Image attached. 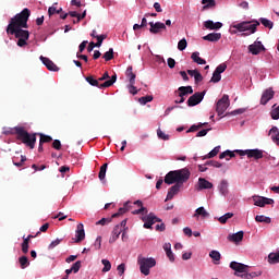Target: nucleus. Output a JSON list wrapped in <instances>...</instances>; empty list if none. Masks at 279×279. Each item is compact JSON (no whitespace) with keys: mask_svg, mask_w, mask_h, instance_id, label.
Instances as JSON below:
<instances>
[{"mask_svg":"<svg viewBox=\"0 0 279 279\" xmlns=\"http://www.w3.org/2000/svg\"><path fill=\"white\" fill-rule=\"evenodd\" d=\"M219 193L226 197L228 195L229 190H228V181L227 180H221L220 184L218 185Z\"/></svg>","mask_w":279,"mask_h":279,"instance_id":"nucleus-25","label":"nucleus"},{"mask_svg":"<svg viewBox=\"0 0 279 279\" xmlns=\"http://www.w3.org/2000/svg\"><path fill=\"white\" fill-rule=\"evenodd\" d=\"M52 147L53 149H57L58 151H60V149H62V143L60 142V140H54L52 143Z\"/></svg>","mask_w":279,"mask_h":279,"instance_id":"nucleus-60","label":"nucleus"},{"mask_svg":"<svg viewBox=\"0 0 279 279\" xmlns=\"http://www.w3.org/2000/svg\"><path fill=\"white\" fill-rule=\"evenodd\" d=\"M255 221L258 223H271V218L260 215L255 217Z\"/></svg>","mask_w":279,"mask_h":279,"instance_id":"nucleus-40","label":"nucleus"},{"mask_svg":"<svg viewBox=\"0 0 279 279\" xmlns=\"http://www.w3.org/2000/svg\"><path fill=\"white\" fill-rule=\"evenodd\" d=\"M80 269H82V262L77 260L75 262L72 267H71V271H73V274H77V271H80Z\"/></svg>","mask_w":279,"mask_h":279,"instance_id":"nucleus-50","label":"nucleus"},{"mask_svg":"<svg viewBox=\"0 0 279 279\" xmlns=\"http://www.w3.org/2000/svg\"><path fill=\"white\" fill-rule=\"evenodd\" d=\"M206 165H209L210 167H215L216 169H221L222 165L219 161L210 160L207 161Z\"/></svg>","mask_w":279,"mask_h":279,"instance_id":"nucleus-57","label":"nucleus"},{"mask_svg":"<svg viewBox=\"0 0 279 279\" xmlns=\"http://www.w3.org/2000/svg\"><path fill=\"white\" fill-rule=\"evenodd\" d=\"M38 136H40V145H45V143H51V141H53V137L49 136V135H45L43 133H38Z\"/></svg>","mask_w":279,"mask_h":279,"instance_id":"nucleus-37","label":"nucleus"},{"mask_svg":"<svg viewBox=\"0 0 279 279\" xmlns=\"http://www.w3.org/2000/svg\"><path fill=\"white\" fill-rule=\"evenodd\" d=\"M219 149H221V147H220V146H216L213 150H210V151L205 156V159L215 158V156H217V154H219Z\"/></svg>","mask_w":279,"mask_h":279,"instance_id":"nucleus-46","label":"nucleus"},{"mask_svg":"<svg viewBox=\"0 0 279 279\" xmlns=\"http://www.w3.org/2000/svg\"><path fill=\"white\" fill-rule=\"evenodd\" d=\"M202 3L204 8H215V5L217 4L215 0H203Z\"/></svg>","mask_w":279,"mask_h":279,"instance_id":"nucleus-52","label":"nucleus"},{"mask_svg":"<svg viewBox=\"0 0 279 279\" xmlns=\"http://www.w3.org/2000/svg\"><path fill=\"white\" fill-rule=\"evenodd\" d=\"M244 234L245 233L243 231H239L236 233L229 234L227 239H228V241H230V243H235V245H239V243H241V241H243Z\"/></svg>","mask_w":279,"mask_h":279,"instance_id":"nucleus-19","label":"nucleus"},{"mask_svg":"<svg viewBox=\"0 0 279 279\" xmlns=\"http://www.w3.org/2000/svg\"><path fill=\"white\" fill-rule=\"evenodd\" d=\"M258 25H260V22L252 21V22L238 23L232 25V27L238 32H245V33H242L241 36H251V34H256V27H258Z\"/></svg>","mask_w":279,"mask_h":279,"instance_id":"nucleus-4","label":"nucleus"},{"mask_svg":"<svg viewBox=\"0 0 279 279\" xmlns=\"http://www.w3.org/2000/svg\"><path fill=\"white\" fill-rule=\"evenodd\" d=\"M142 221H144V228L151 230V226H154V223H160L162 220L158 218L154 213H150L149 215L143 217Z\"/></svg>","mask_w":279,"mask_h":279,"instance_id":"nucleus-8","label":"nucleus"},{"mask_svg":"<svg viewBox=\"0 0 279 279\" xmlns=\"http://www.w3.org/2000/svg\"><path fill=\"white\" fill-rule=\"evenodd\" d=\"M259 22L262 23V25H264V27H267L268 29H274V22H271L270 20L260 17Z\"/></svg>","mask_w":279,"mask_h":279,"instance_id":"nucleus-38","label":"nucleus"},{"mask_svg":"<svg viewBox=\"0 0 279 279\" xmlns=\"http://www.w3.org/2000/svg\"><path fill=\"white\" fill-rule=\"evenodd\" d=\"M86 82L90 86H96L97 88H110L117 82V74H113L110 80L105 81L102 84H99V80L95 78L93 75L87 76Z\"/></svg>","mask_w":279,"mask_h":279,"instance_id":"nucleus-6","label":"nucleus"},{"mask_svg":"<svg viewBox=\"0 0 279 279\" xmlns=\"http://www.w3.org/2000/svg\"><path fill=\"white\" fill-rule=\"evenodd\" d=\"M234 156H236L235 154H234V151H232V150H226V151H223V153H221L220 155H219V158H220V160H223V158H234Z\"/></svg>","mask_w":279,"mask_h":279,"instance_id":"nucleus-45","label":"nucleus"},{"mask_svg":"<svg viewBox=\"0 0 279 279\" xmlns=\"http://www.w3.org/2000/svg\"><path fill=\"white\" fill-rule=\"evenodd\" d=\"M258 276H263V271H253L251 274H243L241 275V278L244 279H254V278H258Z\"/></svg>","mask_w":279,"mask_h":279,"instance_id":"nucleus-33","label":"nucleus"},{"mask_svg":"<svg viewBox=\"0 0 279 279\" xmlns=\"http://www.w3.org/2000/svg\"><path fill=\"white\" fill-rule=\"evenodd\" d=\"M203 40H207L208 43H219V40H221V33H209L203 37Z\"/></svg>","mask_w":279,"mask_h":279,"instance_id":"nucleus-21","label":"nucleus"},{"mask_svg":"<svg viewBox=\"0 0 279 279\" xmlns=\"http://www.w3.org/2000/svg\"><path fill=\"white\" fill-rule=\"evenodd\" d=\"M19 263L21 265V269H25L29 265V259L27 256H22L19 258Z\"/></svg>","mask_w":279,"mask_h":279,"instance_id":"nucleus-44","label":"nucleus"},{"mask_svg":"<svg viewBox=\"0 0 279 279\" xmlns=\"http://www.w3.org/2000/svg\"><path fill=\"white\" fill-rule=\"evenodd\" d=\"M106 38H108V36H106V35L96 36V39H97L96 47H101V45L104 44V40H106Z\"/></svg>","mask_w":279,"mask_h":279,"instance_id":"nucleus-54","label":"nucleus"},{"mask_svg":"<svg viewBox=\"0 0 279 279\" xmlns=\"http://www.w3.org/2000/svg\"><path fill=\"white\" fill-rule=\"evenodd\" d=\"M253 202H254V205L259 206V208H265V206L274 204L272 198H267L265 196H256V195L253 196Z\"/></svg>","mask_w":279,"mask_h":279,"instance_id":"nucleus-10","label":"nucleus"},{"mask_svg":"<svg viewBox=\"0 0 279 279\" xmlns=\"http://www.w3.org/2000/svg\"><path fill=\"white\" fill-rule=\"evenodd\" d=\"M137 264L140 265V271L144 276H149V269L156 267V259L154 257H137Z\"/></svg>","mask_w":279,"mask_h":279,"instance_id":"nucleus-5","label":"nucleus"},{"mask_svg":"<svg viewBox=\"0 0 279 279\" xmlns=\"http://www.w3.org/2000/svg\"><path fill=\"white\" fill-rule=\"evenodd\" d=\"M128 204H130V202H126L124 204V207H120L118 213L111 216V219H117V217H121V215H125V213H128Z\"/></svg>","mask_w":279,"mask_h":279,"instance_id":"nucleus-31","label":"nucleus"},{"mask_svg":"<svg viewBox=\"0 0 279 279\" xmlns=\"http://www.w3.org/2000/svg\"><path fill=\"white\" fill-rule=\"evenodd\" d=\"M121 232H123V229H121V226L116 225V227L112 230L111 238L109 239V243H114L121 235Z\"/></svg>","mask_w":279,"mask_h":279,"instance_id":"nucleus-22","label":"nucleus"},{"mask_svg":"<svg viewBox=\"0 0 279 279\" xmlns=\"http://www.w3.org/2000/svg\"><path fill=\"white\" fill-rule=\"evenodd\" d=\"M202 128H204V124H202V123L194 124V125H192V126L187 130V133H189V132H197V130H202Z\"/></svg>","mask_w":279,"mask_h":279,"instance_id":"nucleus-56","label":"nucleus"},{"mask_svg":"<svg viewBox=\"0 0 279 279\" xmlns=\"http://www.w3.org/2000/svg\"><path fill=\"white\" fill-rule=\"evenodd\" d=\"M197 191H204L208 189H213V183L204 178H199L197 185L195 186Z\"/></svg>","mask_w":279,"mask_h":279,"instance_id":"nucleus-18","label":"nucleus"},{"mask_svg":"<svg viewBox=\"0 0 279 279\" xmlns=\"http://www.w3.org/2000/svg\"><path fill=\"white\" fill-rule=\"evenodd\" d=\"M230 108V96L223 95L216 104V112L221 117Z\"/></svg>","mask_w":279,"mask_h":279,"instance_id":"nucleus-7","label":"nucleus"},{"mask_svg":"<svg viewBox=\"0 0 279 279\" xmlns=\"http://www.w3.org/2000/svg\"><path fill=\"white\" fill-rule=\"evenodd\" d=\"M191 59L196 64H206V60L199 57V52L195 51L192 53Z\"/></svg>","mask_w":279,"mask_h":279,"instance_id":"nucleus-28","label":"nucleus"},{"mask_svg":"<svg viewBox=\"0 0 279 279\" xmlns=\"http://www.w3.org/2000/svg\"><path fill=\"white\" fill-rule=\"evenodd\" d=\"M210 82L213 84H218V82H221V74H219V72L214 71Z\"/></svg>","mask_w":279,"mask_h":279,"instance_id":"nucleus-49","label":"nucleus"},{"mask_svg":"<svg viewBox=\"0 0 279 279\" xmlns=\"http://www.w3.org/2000/svg\"><path fill=\"white\" fill-rule=\"evenodd\" d=\"M61 243L62 239H57L49 244L48 250H53L54 247H58V245H60Z\"/></svg>","mask_w":279,"mask_h":279,"instance_id":"nucleus-55","label":"nucleus"},{"mask_svg":"<svg viewBox=\"0 0 279 279\" xmlns=\"http://www.w3.org/2000/svg\"><path fill=\"white\" fill-rule=\"evenodd\" d=\"M111 221H112V218H102L96 222V226H106V223H110Z\"/></svg>","mask_w":279,"mask_h":279,"instance_id":"nucleus-58","label":"nucleus"},{"mask_svg":"<svg viewBox=\"0 0 279 279\" xmlns=\"http://www.w3.org/2000/svg\"><path fill=\"white\" fill-rule=\"evenodd\" d=\"M4 134L15 135L17 141H21V143L26 145V147H29V149H34V147H36V136L38 135V133L31 134L23 126L8 129L7 131H4Z\"/></svg>","mask_w":279,"mask_h":279,"instance_id":"nucleus-2","label":"nucleus"},{"mask_svg":"<svg viewBox=\"0 0 279 279\" xmlns=\"http://www.w3.org/2000/svg\"><path fill=\"white\" fill-rule=\"evenodd\" d=\"M96 250H101V236H98L94 243Z\"/></svg>","mask_w":279,"mask_h":279,"instance_id":"nucleus-63","label":"nucleus"},{"mask_svg":"<svg viewBox=\"0 0 279 279\" xmlns=\"http://www.w3.org/2000/svg\"><path fill=\"white\" fill-rule=\"evenodd\" d=\"M106 171H108V163H104L100 167V171L98 173V178H99L100 181L106 180Z\"/></svg>","mask_w":279,"mask_h":279,"instance_id":"nucleus-35","label":"nucleus"},{"mask_svg":"<svg viewBox=\"0 0 279 279\" xmlns=\"http://www.w3.org/2000/svg\"><path fill=\"white\" fill-rule=\"evenodd\" d=\"M56 5H58V2H56L52 7H49L48 9L49 16H53V14H61L62 8L57 9Z\"/></svg>","mask_w":279,"mask_h":279,"instance_id":"nucleus-34","label":"nucleus"},{"mask_svg":"<svg viewBox=\"0 0 279 279\" xmlns=\"http://www.w3.org/2000/svg\"><path fill=\"white\" fill-rule=\"evenodd\" d=\"M182 184L183 183H175L169 189L166 197V202H169V199H172L173 197H175V195H178V193H180V189H182Z\"/></svg>","mask_w":279,"mask_h":279,"instance_id":"nucleus-15","label":"nucleus"},{"mask_svg":"<svg viewBox=\"0 0 279 279\" xmlns=\"http://www.w3.org/2000/svg\"><path fill=\"white\" fill-rule=\"evenodd\" d=\"M186 47H189V43L186 41V38L181 39L178 43V49L179 51H184V49H186Z\"/></svg>","mask_w":279,"mask_h":279,"instance_id":"nucleus-48","label":"nucleus"},{"mask_svg":"<svg viewBox=\"0 0 279 279\" xmlns=\"http://www.w3.org/2000/svg\"><path fill=\"white\" fill-rule=\"evenodd\" d=\"M129 93L131 95H137L138 94V90H136V86H134V84L130 83L129 85Z\"/></svg>","mask_w":279,"mask_h":279,"instance_id":"nucleus-62","label":"nucleus"},{"mask_svg":"<svg viewBox=\"0 0 279 279\" xmlns=\"http://www.w3.org/2000/svg\"><path fill=\"white\" fill-rule=\"evenodd\" d=\"M102 58L106 62H110V60H114V49L110 48L109 51L105 52Z\"/></svg>","mask_w":279,"mask_h":279,"instance_id":"nucleus-36","label":"nucleus"},{"mask_svg":"<svg viewBox=\"0 0 279 279\" xmlns=\"http://www.w3.org/2000/svg\"><path fill=\"white\" fill-rule=\"evenodd\" d=\"M275 95H276V92H274V88L269 87V88L265 89L262 94L260 105L267 106V104H269V101H271V99L275 97Z\"/></svg>","mask_w":279,"mask_h":279,"instance_id":"nucleus-11","label":"nucleus"},{"mask_svg":"<svg viewBox=\"0 0 279 279\" xmlns=\"http://www.w3.org/2000/svg\"><path fill=\"white\" fill-rule=\"evenodd\" d=\"M157 136L161 138V141H169V135L165 134L160 129L157 130Z\"/></svg>","mask_w":279,"mask_h":279,"instance_id":"nucleus-53","label":"nucleus"},{"mask_svg":"<svg viewBox=\"0 0 279 279\" xmlns=\"http://www.w3.org/2000/svg\"><path fill=\"white\" fill-rule=\"evenodd\" d=\"M227 69L228 65L226 63H221L216 68L215 72L221 75V73H225Z\"/></svg>","mask_w":279,"mask_h":279,"instance_id":"nucleus-51","label":"nucleus"},{"mask_svg":"<svg viewBox=\"0 0 279 279\" xmlns=\"http://www.w3.org/2000/svg\"><path fill=\"white\" fill-rule=\"evenodd\" d=\"M191 178V171L187 168H183L180 170H173L166 174L163 182L166 184H184V182H189Z\"/></svg>","mask_w":279,"mask_h":279,"instance_id":"nucleus-3","label":"nucleus"},{"mask_svg":"<svg viewBox=\"0 0 279 279\" xmlns=\"http://www.w3.org/2000/svg\"><path fill=\"white\" fill-rule=\"evenodd\" d=\"M180 99L174 100V104H184L186 101V93L182 89V86L178 88Z\"/></svg>","mask_w":279,"mask_h":279,"instance_id":"nucleus-29","label":"nucleus"},{"mask_svg":"<svg viewBox=\"0 0 279 279\" xmlns=\"http://www.w3.org/2000/svg\"><path fill=\"white\" fill-rule=\"evenodd\" d=\"M194 217H203V219H206V218L210 217V214H208V211H206V208L198 207L195 210Z\"/></svg>","mask_w":279,"mask_h":279,"instance_id":"nucleus-26","label":"nucleus"},{"mask_svg":"<svg viewBox=\"0 0 279 279\" xmlns=\"http://www.w3.org/2000/svg\"><path fill=\"white\" fill-rule=\"evenodd\" d=\"M126 77L129 78L130 84H136V74H134L132 66L126 69Z\"/></svg>","mask_w":279,"mask_h":279,"instance_id":"nucleus-27","label":"nucleus"},{"mask_svg":"<svg viewBox=\"0 0 279 279\" xmlns=\"http://www.w3.org/2000/svg\"><path fill=\"white\" fill-rule=\"evenodd\" d=\"M232 217H234L233 213H227L223 216H221L220 218H218V221L220 223H228V219H232Z\"/></svg>","mask_w":279,"mask_h":279,"instance_id":"nucleus-41","label":"nucleus"},{"mask_svg":"<svg viewBox=\"0 0 279 279\" xmlns=\"http://www.w3.org/2000/svg\"><path fill=\"white\" fill-rule=\"evenodd\" d=\"M117 271L119 274V276H123L125 274V264L122 263L117 267Z\"/></svg>","mask_w":279,"mask_h":279,"instance_id":"nucleus-59","label":"nucleus"},{"mask_svg":"<svg viewBox=\"0 0 279 279\" xmlns=\"http://www.w3.org/2000/svg\"><path fill=\"white\" fill-rule=\"evenodd\" d=\"M204 95H206V92H197L195 94H193L189 99H187V106L190 108H193V106H197L199 104H202V101L204 100Z\"/></svg>","mask_w":279,"mask_h":279,"instance_id":"nucleus-9","label":"nucleus"},{"mask_svg":"<svg viewBox=\"0 0 279 279\" xmlns=\"http://www.w3.org/2000/svg\"><path fill=\"white\" fill-rule=\"evenodd\" d=\"M168 66L169 69H175V59L168 58Z\"/></svg>","mask_w":279,"mask_h":279,"instance_id":"nucleus-64","label":"nucleus"},{"mask_svg":"<svg viewBox=\"0 0 279 279\" xmlns=\"http://www.w3.org/2000/svg\"><path fill=\"white\" fill-rule=\"evenodd\" d=\"M149 26L150 34H160L161 29H167V25H165L162 22H149Z\"/></svg>","mask_w":279,"mask_h":279,"instance_id":"nucleus-16","label":"nucleus"},{"mask_svg":"<svg viewBox=\"0 0 279 279\" xmlns=\"http://www.w3.org/2000/svg\"><path fill=\"white\" fill-rule=\"evenodd\" d=\"M209 256L215 260V265H219V260H221V253H219V251H211Z\"/></svg>","mask_w":279,"mask_h":279,"instance_id":"nucleus-32","label":"nucleus"},{"mask_svg":"<svg viewBox=\"0 0 279 279\" xmlns=\"http://www.w3.org/2000/svg\"><path fill=\"white\" fill-rule=\"evenodd\" d=\"M29 16H32V11L25 8L21 13H17L14 17L10 20V23L7 27V34L11 36H15L17 38V47H25L27 45V40H29V31L27 27V21H29Z\"/></svg>","mask_w":279,"mask_h":279,"instance_id":"nucleus-1","label":"nucleus"},{"mask_svg":"<svg viewBox=\"0 0 279 279\" xmlns=\"http://www.w3.org/2000/svg\"><path fill=\"white\" fill-rule=\"evenodd\" d=\"M75 243H82L86 239V232L84 231V225L78 223L75 231Z\"/></svg>","mask_w":279,"mask_h":279,"instance_id":"nucleus-17","label":"nucleus"},{"mask_svg":"<svg viewBox=\"0 0 279 279\" xmlns=\"http://www.w3.org/2000/svg\"><path fill=\"white\" fill-rule=\"evenodd\" d=\"M230 269L235 271V276H236V274H247V269H250V266L238 263V262H231Z\"/></svg>","mask_w":279,"mask_h":279,"instance_id":"nucleus-12","label":"nucleus"},{"mask_svg":"<svg viewBox=\"0 0 279 279\" xmlns=\"http://www.w3.org/2000/svg\"><path fill=\"white\" fill-rule=\"evenodd\" d=\"M260 51H265V46L262 41H254V44L248 46V53H252V56H258Z\"/></svg>","mask_w":279,"mask_h":279,"instance_id":"nucleus-13","label":"nucleus"},{"mask_svg":"<svg viewBox=\"0 0 279 279\" xmlns=\"http://www.w3.org/2000/svg\"><path fill=\"white\" fill-rule=\"evenodd\" d=\"M101 264L104 265L102 274H107V271H110L112 269V264L108 259H101Z\"/></svg>","mask_w":279,"mask_h":279,"instance_id":"nucleus-39","label":"nucleus"},{"mask_svg":"<svg viewBox=\"0 0 279 279\" xmlns=\"http://www.w3.org/2000/svg\"><path fill=\"white\" fill-rule=\"evenodd\" d=\"M248 158H254V160H260V158H263V150L258 148L248 149Z\"/></svg>","mask_w":279,"mask_h":279,"instance_id":"nucleus-23","label":"nucleus"},{"mask_svg":"<svg viewBox=\"0 0 279 279\" xmlns=\"http://www.w3.org/2000/svg\"><path fill=\"white\" fill-rule=\"evenodd\" d=\"M149 101H154V96H143L138 99V102L142 106H145L146 104H149Z\"/></svg>","mask_w":279,"mask_h":279,"instance_id":"nucleus-47","label":"nucleus"},{"mask_svg":"<svg viewBox=\"0 0 279 279\" xmlns=\"http://www.w3.org/2000/svg\"><path fill=\"white\" fill-rule=\"evenodd\" d=\"M268 263H269L270 265H276V264L279 263V251L276 252V253H270V254L268 255Z\"/></svg>","mask_w":279,"mask_h":279,"instance_id":"nucleus-30","label":"nucleus"},{"mask_svg":"<svg viewBox=\"0 0 279 279\" xmlns=\"http://www.w3.org/2000/svg\"><path fill=\"white\" fill-rule=\"evenodd\" d=\"M12 160H13V165H14L15 167H23L24 162L27 160V157L21 155V160H20V161H17L19 158H16V157H13Z\"/></svg>","mask_w":279,"mask_h":279,"instance_id":"nucleus-42","label":"nucleus"},{"mask_svg":"<svg viewBox=\"0 0 279 279\" xmlns=\"http://www.w3.org/2000/svg\"><path fill=\"white\" fill-rule=\"evenodd\" d=\"M269 136H271L272 143L279 145V130L277 129V126H272L269 130Z\"/></svg>","mask_w":279,"mask_h":279,"instance_id":"nucleus-24","label":"nucleus"},{"mask_svg":"<svg viewBox=\"0 0 279 279\" xmlns=\"http://www.w3.org/2000/svg\"><path fill=\"white\" fill-rule=\"evenodd\" d=\"M272 110L270 111V117L274 121H278L279 119V106L276 108V105L272 106Z\"/></svg>","mask_w":279,"mask_h":279,"instance_id":"nucleus-43","label":"nucleus"},{"mask_svg":"<svg viewBox=\"0 0 279 279\" xmlns=\"http://www.w3.org/2000/svg\"><path fill=\"white\" fill-rule=\"evenodd\" d=\"M39 59L43 62V64H45V66L48 69V71H53V72L60 71V68H58V65L53 63L51 59L44 56H40Z\"/></svg>","mask_w":279,"mask_h":279,"instance_id":"nucleus-14","label":"nucleus"},{"mask_svg":"<svg viewBox=\"0 0 279 279\" xmlns=\"http://www.w3.org/2000/svg\"><path fill=\"white\" fill-rule=\"evenodd\" d=\"M181 90L185 93V95H193V87L192 86H181Z\"/></svg>","mask_w":279,"mask_h":279,"instance_id":"nucleus-61","label":"nucleus"},{"mask_svg":"<svg viewBox=\"0 0 279 279\" xmlns=\"http://www.w3.org/2000/svg\"><path fill=\"white\" fill-rule=\"evenodd\" d=\"M204 27L206 29L215 31L221 29V27H223V24L221 22H213V20H208L204 22Z\"/></svg>","mask_w":279,"mask_h":279,"instance_id":"nucleus-20","label":"nucleus"}]
</instances>
